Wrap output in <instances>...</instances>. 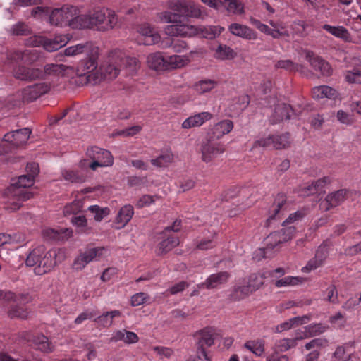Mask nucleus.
<instances>
[{
  "instance_id": "56",
  "label": "nucleus",
  "mask_w": 361,
  "mask_h": 361,
  "mask_svg": "<svg viewBox=\"0 0 361 361\" xmlns=\"http://www.w3.org/2000/svg\"><path fill=\"white\" fill-rule=\"evenodd\" d=\"M0 361H18L15 359H13L11 356L9 355L1 353H0Z\"/></svg>"
},
{
  "instance_id": "47",
  "label": "nucleus",
  "mask_w": 361,
  "mask_h": 361,
  "mask_svg": "<svg viewBox=\"0 0 361 361\" xmlns=\"http://www.w3.org/2000/svg\"><path fill=\"white\" fill-rule=\"evenodd\" d=\"M131 164L133 166H134L135 168H136L137 169H141V170L145 171L148 168L147 164L142 160H138V159L133 160L131 161Z\"/></svg>"
},
{
  "instance_id": "20",
  "label": "nucleus",
  "mask_w": 361,
  "mask_h": 361,
  "mask_svg": "<svg viewBox=\"0 0 361 361\" xmlns=\"http://www.w3.org/2000/svg\"><path fill=\"white\" fill-rule=\"evenodd\" d=\"M133 214L134 209L130 204L125 205L121 208L116 216V223L120 225L119 228L124 227L130 221Z\"/></svg>"
},
{
  "instance_id": "54",
  "label": "nucleus",
  "mask_w": 361,
  "mask_h": 361,
  "mask_svg": "<svg viewBox=\"0 0 361 361\" xmlns=\"http://www.w3.org/2000/svg\"><path fill=\"white\" fill-rule=\"evenodd\" d=\"M11 152V147L6 143H0V155Z\"/></svg>"
},
{
  "instance_id": "23",
  "label": "nucleus",
  "mask_w": 361,
  "mask_h": 361,
  "mask_svg": "<svg viewBox=\"0 0 361 361\" xmlns=\"http://www.w3.org/2000/svg\"><path fill=\"white\" fill-rule=\"evenodd\" d=\"M188 62V58L184 56H170L166 58L167 70L180 68L187 64Z\"/></svg>"
},
{
  "instance_id": "17",
  "label": "nucleus",
  "mask_w": 361,
  "mask_h": 361,
  "mask_svg": "<svg viewBox=\"0 0 361 361\" xmlns=\"http://www.w3.org/2000/svg\"><path fill=\"white\" fill-rule=\"evenodd\" d=\"M148 66L154 71L167 70L166 58H165L161 52L157 51L148 55L147 58Z\"/></svg>"
},
{
  "instance_id": "41",
  "label": "nucleus",
  "mask_w": 361,
  "mask_h": 361,
  "mask_svg": "<svg viewBox=\"0 0 361 361\" xmlns=\"http://www.w3.org/2000/svg\"><path fill=\"white\" fill-rule=\"evenodd\" d=\"M96 314L93 312H91L88 310H85L82 313H80L75 319L74 322L76 324H80L84 321L87 319H91L93 317H94Z\"/></svg>"
},
{
  "instance_id": "18",
  "label": "nucleus",
  "mask_w": 361,
  "mask_h": 361,
  "mask_svg": "<svg viewBox=\"0 0 361 361\" xmlns=\"http://www.w3.org/2000/svg\"><path fill=\"white\" fill-rule=\"evenodd\" d=\"M32 298L28 293L16 295L11 291L0 290V303L14 301L20 304H26L31 302Z\"/></svg>"
},
{
  "instance_id": "63",
  "label": "nucleus",
  "mask_w": 361,
  "mask_h": 361,
  "mask_svg": "<svg viewBox=\"0 0 361 361\" xmlns=\"http://www.w3.org/2000/svg\"><path fill=\"white\" fill-rule=\"evenodd\" d=\"M67 112H68V109H66L63 113L62 114H61L60 116L57 117V120L59 121L61 119H62L63 117L66 116V115L67 114Z\"/></svg>"
},
{
  "instance_id": "2",
  "label": "nucleus",
  "mask_w": 361,
  "mask_h": 361,
  "mask_svg": "<svg viewBox=\"0 0 361 361\" xmlns=\"http://www.w3.org/2000/svg\"><path fill=\"white\" fill-rule=\"evenodd\" d=\"M65 259L64 250L51 249L47 252L43 245H39L30 252L25 264L28 267H35V274L42 276L51 271L57 264L62 262Z\"/></svg>"
},
{
  "instance_id": "36",
  "label": "nucleus",
  "mask_w": 361,
  "mask_h": 361,
  "mask_svg": "<svg viewBox=\"0 0 361 361\" xmlns=\"http://www.w3.org/2000/svg\"><path fill=\"white\" fill-rule=\"evenodd\" d=\"M141 130V126H134L124 130H118L116 133V135L123 137L133 136L138 133Z\"/></svg>"
},
{
  "instance_id": "62",
  "label": "nucleus",
  "mask_w": 361,
  "mask_h": 361,
  "mask_svg": "<svg viewBox=\"0 0 361 361\" xmlns=\"http://www.w3.org/2000/svg\"><path fill=\"white\" fill-rule=\"evenodd\" d=\"M198 350L203 353V344L202 343V338H199Z\"/></svg>"
},
{
  "instance_id": "4",
  "label": "nucleus",
  "mask_w": 361,
  "mask_h": 361,
  "mask_svg": "<svg viewBox=\"0 0 361 361\" xmlns=\"http://www.w3.org/2000/svg\"><path fill=\"white\" fill-rule=\"evenodd\" d=\"M99 54L95 56L87 55L88 59L82 61L78 65L77 69L74 70V73L76 74L75 82L78 85H95L101 82L102 76L97 69V58Z\"/></svg>"
},
{
  "instance_id": "59",
  "label": "nucleus",
  "mask_w": 361,
  "mask_h": 361,
  "mask_svg": "<svg viewBox=\"0 0 361 361\" xmlns=\"http://www.w3.org/2000/svg\"><path fill=\"white\" fill-rule=\"evenodd\" d=\"M130 116V113L128 111H124L123 112H120L118 114V118L122 120L128 119Z\"/></svg>"
},
{
  "instance_id": "48",
  "label": "nucleus",
  "mask_w": 361,
  "mask_h": 361,
  "mask_svg": "<svg viewBox=\"0 0 361 361\" xmlns=\"http://www.w3.org/2000/svg\"><path fill=\"white\" fill-rule=\"evenodd\" d=\"M48 13H49L48 8L37 6L32 9L31 14L32 16L36 17L38 15L40 16L44 13L47 14Z\"/></svg>"
},
{
  "instance_id": "49",
  "label": "nucleus",
  "mask_w": 361,
  "mask_h": 361,
  "mask_svg": "<svg viewBox=\"0 0 361 361\" xmlns=\"http://www.w3.org/2000/svg\"><path fill=\"white\" fill-rule=\"evenodd\" d=\"M15 4L20 6H29L37 4V0H13Z\"/></svg>"
},
{
  "instance_id": "37",
  "label": "nucleus",
  "mask_w": 361,
  "mask_h": 361,
  "mask_svg": "<svg viewBox=\"0 0 361 361\" xmlns=\"http://www.w3.org/2000/svg\"><path fill=\"white\" fill-rule=\"evenodd\" d=\"M147 298H149V296L145 293H135L131 297V305L133 306H139L145 303Z\"/></svg>"
},
{
  "instance_id": "53",
  "label": "nucleus",
  "mask_w": 361,
  "mask_h": 361,
  "mask_svg": "<svg viewBox=\"0 0 361 361\" xmlns=\"http://www.w3.org/2000/svg\"><path fill=\"white\" fill-rule=\"evenodd\" d=\"M194 181L192 180H188L185 183L181 184L180 187L183 191H186L190 190L194 187Z\"/></svg>"
},
{
  "instance_id": "32",
  "label": "nucleus",
  "mask_w": 361,
  "mask_h": 361,
  "mask_svg": "<svg viewBox=\"0 0 361 361\" xmlns=\"http://www.w3.org/2000/svg\"><path fill=\"white\" fill-rule=\"evenodd\" d=\"M10 32L13 35H28L31 31L29 27L23 23L19 22L13 25L10 30Z\"/></svg>"
},
{
  "instance_id": "31",
  "label": "nucleus",
  "mask_w": 361,
  "mask_h": 361,
  "mask_svg": "<svg viewBox=\"0 0 361 361\" xmlns=\"http://www.w3.org/2000/svg\"><path fill=\"white\" fill-rule=\"evenodd\" d=\"M8 314L11 318L26 319L28 316V312L22 307L13 305L10 307Z\"/></svg>"
},
{
  "instance_id": "60",
  "label": "nucleus",
  "mask_w": 361,
  "mask_h": 361,
  "mask_svg": "<svg viewBox=\"0 0 361 361\" xmlns=\"http://www.w3.org/2000/svg\"><path fill=\"white\" fill-rule=\"evenodd\" d=\"M140 181V179L138 177H132L130 179V184L131 185H135Z\"/></svg>"
},
{
  "instance_id": "5",
  "label": "nucleus",
  "mask_w": 361,
  "mask_h": 361,
  "mask_svg": "<svg viewBox=\"0 0 361 361\" xmlns=\"http://www.w3.org/2000/svg\"><path fill=\"white\" fill-rule=\"evenodd\" d=\"M78 16L79 15L75 7L64 6L51 11L49 16V23L54 26H69L73 29H78V27H75L78 24Z\"/></svg>"
},
{
  "instance_id": "6",
  "label": "nucleus",
  "mask_w": 361,
  "mask_h": 361,
  "mask_svg": "<svg viewBox=\"0 0 361 361\" xmlns=\"http://www.w3.org/2000/svg\"><path fill=\"white\" fill-rule=\"evenodd\" d=\"M122 68V59L120 51H111L102 62L99 73L101 82L104 80H114L119 75Z\"/></svg>"
},
{
  "instance_id": "34",
  "label": "nucleus",
  "mask_w": 361,
  "mask_h": 361,
  "mask_svg": "<svg viewBox=\"0 0 361 361\" xmlns=\"http://www.w3.org/2000/svg\"><path fill=\"white\" fill-rule=\"evenodd\" d=\"M28 67L25 66H18L13 69L14 77L20 80L27 81Z\"/></svg>"
},
{
  "instance_id": "3",
  "label": "nucleus",
  "mask_w": 361,
  "mask_h": 361,
  "mask_svg": "<svg viewBox=\"0 0 361 361\" xmlns=\"http://www.w3.org/2000/svg\"><path fill=\"white\" fill-rule=\"evenodd\" d=\"M78 29L91 28L99 31H106L114 28L118 23V17L114 11L106 8H98L89 14L79 15Z\"/></svg>"
},
{
  "instance_id": "33",
  "label": "nucleus",
  "mask_w": 361,
  "mask_h": 361,
  "mask_svg": "<svg viewBox=\"0 0 361 361\" xmlns=\"http://www.w3.org/2000/svg\"><path fill=\"white\" fill-rule=\"evenodd\" d=\"M157 199H159L157 195H144L137 200L135 206L137 208L148 207L154 203Z\"/></svg>"
},
{
  "instance_id": "14",
  "label": "nucleus",
  "mask_w": 361,
  "mask_h": 361,
  "mask_svg": "<svg viewBox=\"0 0 361 361\" xmlns=\"http://www.w3.org/2000/svg\"><path fill=\"white\" fill-rule=\"evenodd\" d=\"M99 47L92 42H86L70 46L64 49V54L67 56H75L83 53L87 55L95 56L98 54Z\"/></svg>"
},
{
  "instance_id": "40",
  "label": "nucleus",
  "mask_w": 361,
  "mask_h": 361,
  "mask_svg": "<svg viewBox=\"0 0 361 361\" xmlns=\"http://www.w3.org/2000/svg\"><path fill=\"white\" fill-rule=\"evenodd\" d=\"M153 350L161 357H164L166 358H169L173 355V350L171 348L166 347L155 346L154 347Z\"/></svg>"
},
{
  "instance_id": "10",
  "label": "nucleus",
  "mask_w": 361,
  "mask_h": 361,
  "mask_svg": "<svg viewBox=\"0 0 361 361\" xmlns=\"http://www.w3.org/2000/svg\"><path fill=\"white\" fill-rule=\"evenodd\" d=\"M31 134L28 128H23L8 133L4 136V141L13 149L18 146L25 144Z\"/></svg>"
},
{
  "instance_id": "43",
  "label": "nucleus",
  "mask_w": 361,
  "mask_h": 361,
  "mask_svg": "<svg viewBox=\"0 0 361 361\" xmlns=\"http://www.w3.org/2000/svg\"><path fill=\"white\" fill-rule=\"evenodd\" d=\"M26 170L27 172V175L32 176L33 180H35V177L38 174L39 171V165L37 163L32 162L27 164Z\"/></svg>"
},
{
  "instance_id": "26",
  "label": "nucleus",
  "mask_w": 361,
  "mask_h": 361,
  "mask_svg": "<svg viewBox=\"0 0 361 361\" xmlns=\"http://www.w3.org/2000/svg\"><path fill=\"white\" fill-rule=\"evenodd\" d=\"M203 124V113H199L186 118L182 123V127L185 129L198 127Z\"/></svg>"
},
{
  "instance_id": "21",
  "label": "nucleus",
  "mask_w": 361,
  "mask_h": 361,
  "mask_svg": "<svg viewBox=\"0 0 361 361\" xmlns=\"http://www.w3.org/2000/svg\"><path fill=\"white\" fill-rule=\"evenodd\" d=\"M68 41V39L65 35H58L51 39H46L44 49L49 52L56 51L64 47L67 44Z\"/></svg>"
},
{
  "instance_id": "50",
  "label": "nucleus",
  "mask_w": 361,
  "mask_h": 361,
  "mask_svg": "<svg viewBox=\"0 0 361 361\" xmlns=\"http://www.w3.org/2000/svg\"><path fill=\"white\" fill-rule=\"evenodd\" d=\"M45 233L50 238H52L54 240H61V239H63L61 236H60V233H59V231H55L54 229H47L46 231H45Z\"/></svg>"
},
{
  "instance_id": "52",
  "label": "nucleus",
  "mask_w": 361,
  "mask_h": 361,
  "mask_svg": "<svg viewBox=\"0 0 361 361\" xmlns=\"http://www.w3.org/2000/svg\"><path fill=\"white\" fill-rule=\"evenodd\" d=\"M20 102L18 99H15L13 97H10L8 98L7 101V106L8 109H12L16 106H19Z\"/></svg>"
},
{
  "instance_id": "42",
  "label": "nucleus",
  "mask_w": 361,
  "mask_h": 361,
  "mask_svg": "<svg viewBox=\"0 0 361 361\" xmlns=\"http://www.w3.org/2000/svg\"><path fill=\"white\" fill-rule=\"evenodd\" d=\"M71 223L78 227V228H85L87 226V219L84 215L73 216L71 220Z\"/></svg>"
},
{
  "instance_id": "7",
  "label": "nucleus",
  "mask_w": 361,
  "mask_h": 361,
  "mask_svg": "<svg viewBox=\"0 0 361 361\" xmlns=\"http://www.w3.org/2000/svg\"><path fill=\"white\" fill-rule=\"evenodd\" d=\"M6 195L4 209L9 212L18 210L22 207L23 202L32 197V192L13 186H10L8 188Z\"/></svg>"
},
{
  "instance_id": "64",
  "label": "nucleus",
  "mask_w": 361,
  "mask_h": 361,
  "mask_svg": "<svg viewBox=\"0 0 361 361\" xmlns=\"http://www.w3.org/2000/svg\"><path fill=\"white\" fill-rule=\"evenodd\" d=\"M64 233H66V236H70L72 234V231L68 228L64 229Z\"/></svg>"
},
{
  "instance_id": "51",
  "label": "nucleus",
  "mask_w": 361,
  "mask_h": 361,
  "mask_svg": "<svg viewBox=\"0 0 361 361\" xmlns=\"http://www.w3.org/2000/svg\"><path fill=\"white\" fill-rule=\"evenodd\" d=\"M180 221L176 220L173 222L172 226L166 227L164 231H173L174 232H177V231H180Z\"/></svg>"
},
{
  "instance_id": "9",
  "label": "nucleus",
  "mask_w": 361,
  "mask_h": 361,
  "mask_svg": "<svg viewBox=\"0 0 361 361\" xmlns=\"http://www.w3.org/2000/svg\"><path fill=\"white\" fill-rule=\"evenodd\" d=\"M51 89V85L47 82L35 83L28 85L21 90L20 96L23 102H32L41 96L47 94Z\"/></svg>"
},
{
  "instance_id": "25",
  "label": "nucleus",
  "mask_w": 361,
  "mask_h": 361,
  "mask_svg": "<svg viewBox=\"0 0 361 361\" xmlns=\"http://www.w3.org/2000/svg\"><path fill=\"white\" fill-rule=\"evenodd\" d=\"M61 175L64 180L73 183H83L85 180V176L73 170H63Z\"/></svg>"
},
{
  "instance_id": "27",
  "label": "nucleus",
  "mask_w": 361,
  "mask_h": 361,
  "mask_svg": "<svg viewBox=\"0 0 361 361\" xmlns=\"http://www.w3.org/2000/svg\"><path fill=\"white\" fill-rule=\"evenodd\" d=\"M83 207L81 200H75L70 204H66L63 208V214L65 216H75L80 212Z\"/></svg>"
},
{
  "instance_id": "12",
  "label": "nucleus",
  "mask_w": 361,
  "mask_h": 361,
  "mask_svg": "<svg viewBox=\"0 0 361 361\" xmlns=\"http://www.w3.org/2000/svg\"><path fill=\"white\" fill-rule=\"evenodd\" d=\"M103 250L104 249L102 247H94L87 249L85 252H81L74 259L73 269L76 271H81L94 259L99 257Z\"/></svg>"
},
{
  "instance_id": "46",
  "label": "nucleus",
  "mask_w": 361,
  "mask_h": 361,
  "mask_svg": "<svg viewBox=\"0 0 361 361\" xmlns=\"http://www.w3.org/2000/svg\"><path fill=\"white\" fill-rule=\"evenodd\" d=\"M187 286V283L184 281H181L174 286H173L170 289L169 292L172 295L177 294L181 291H183L185 287Z\"/></svg>"
},
{
  "instance_id": "61",
  "label": "nucleus",
  "mask_w": 361,
  "mask_h": 361,
  "mask_svg": "<svg viewBox=\"0 0 361 361\" xmlns=\"http://www.w3.org/2000/svg\"><path fill=\"white\" fill-rule=\"evenodd\" d=\"M109 271V269H106V270L103 272L102 275L101 276V280H102V281H108V280H109V278H108V277H106V275H107V274H108Z\"/></svg>"
},
{
  "instance_id": "57",
  "label": "nucleus",
  "mask_w": 361,
  "mask_h": 361,
  "mask_svg": "<svg viewBox=\"0 0 361 361\" xmlns=\"http://www.w3.org/2000/svg\"><path fill=\"white\" fill-rule=\"evenodd\" d=\"M171 313H172L173 317L175 318H180V317L184 318L185 317V313L180 310H175L172 311Z\"/></svg>"
},
{
  "instance_id": "11",
  "label": "nucleus",
  "mask_w": 361,
  "mask_h": 361,
  "mask_svg": "<svg viewBox=\"0 0 361 361\" xmlns=\"http://www.w3.org/2000/svg\"><path fill=\"white\" fill-rule=\"evenodd\" d=\"M24 338L31 343L36 349L43 353H49L54 350L53 343L43 334H33L31 332H25L24 333Z\"/></svg>"
},
{
  "instance_id": "45",
  "label": "nucleus",
  "mask_w": 361,
  "mask_h": 361,
  "mask_svg": "<svg viewBox=\"0 0 361 361\" xmlns=\"http://www.w3.org/2000/svg\"><path fill=\"white\" fill-rule=\"evenodd\" d=\"M138 336L137 335L132 331H128L126 330V334H125V339L124 342L126 343H135L138 341Z\"/></svg>"
},
{
  "instance_id": "28",
  "label": "nucleus",
  "mask_w": 361,
  "mask_h": 361,
  "mask_svg": "<svg viewBox=\"0 0 361 361\" xmlns=\"http://www.w3.org/2000/svg\"><path fill=\"white\" fill-rule=\"evenodd\" d=\"M173 159V155L171 152L161 154L156 159H151V163L157 167H164L171 163Z\"/></svg>"
},
{
  "instance_id": "44",
  "label": "nucleus",
  "mask_w": 361,
  "mask_h": 361,
  "mask_svg": "<svg viewBox=\"0 0 361 361\" xmlns=\"http://www.w3.org/2000/svg\"><path fill=\"white\" fill-rule=\"evenodd\" d=\"M125 334H126V329L115 331L110 338V342H118L121 341L124 342Z\"/></svg>"
},
{
  "instance_id": "58",
  "label": "nucleus",
  "mask_w": 361,
  "mask_h": 361,
  "mask_svg": "<svg viewBox=\"0 0 361 361\" xmlns=\"http://www.w3.org/2000/svg\"><path fill=\"white\" fill-rule=\"evenodd\" d=\"M9 240V236L4 234L0 233V246L6 244Z\"/></svg>"
},
{
  "instance_id": "19",
  "label": "nucleus",
  "mask_w": 361,
  "mask_h": 361,
  "mask_svg": "<svg viewBox=\"0 0 361 361\" xmlns=\"http://www.w3.org/2000/svg\"><path fill=\"white\" fill-rule=\"evenodd\" d=\"M120 316V311L112 310L110 312H106L103 313L102 315L98 316L94 319V321L99 326L108 328L112 325L114 318Z\"/></svg>"
},
{
  "instance_id": "29",
  "label": "nucleus",
  "mask_w": 361,
  "mask_h": 361,
  "mask_svg": "<svg viewBox=\"0 0 361 361\" xmlns=\"http://www.w3.org/2000/svg\"><path fill=\"white\" fill-rule=\"evenodd\" d=\"M33 184L34 180L32 176L26 174L19 176L18 180L15 182H13L11 186L25 190V188H29Z\"/></svg>"
},
{
  "instance_id": "30",
  "label": "nucleus",
  "mask_w": 361,
  "mask_h": 361,
  "mask_svg": "<svg viewBox=\"0 0 361 361\" xmlns=\"http://www.w3.org/2000/svg\"><path fill=\"white\" fill-rule=\"evenodd\" d=\"M88 210L94 214V218L97 221H102L109 214V209L107 207L101 208L97 205L90 206Z\"/></svg>"
},
{
  "instance_id": "38",
  "label": "nucleus",
  "mask_w": 361,
  "mask_h": 361,
  "mask_svg": "<svg viewBox=\"0 0 361 361\" xmlns=\"http://www.w3.org/2000/svg\"><path fill=\"white\" fill-rule=\"evenodd\" d=\"M42 79V70L39 68L28 67L27 81Z\"/></svg>"
},
{
  "instance_id": "15",
  "label": "nucleus",
  "mask_w": 361,
  "mask_h": 361,
  "mask_svg": "<svg viewBox=\"0 0 361 361\" xmlns=\"http://www.w3.org/2000/svg\"><path fill=\"white\" fill-rule=\"evenodd\" d=\"M74 73V68L72 66L65 64L49 63L44 66L42 70V79L48 75L55 76H71Z\"/></svg>"
},
{
  "instance_id": "39",
  "label": "nucleus",
  "mask_w": 361,
  "mask_h": 361,
  "mask_svg": "<svg viewBox=\"0 0 361 361\" xmlns=\"http://www.w3.org/2000/svg\"><path fill=\"white\" fill-rule=\"evenodd\" d=\"M169 47H171L174 52L181 53L187 49V44L185 41L177 39L171 43Z\"/></svg>"
},
{
  "instance_id": "16",
  "label": "nucleus",
  "mask_w": 361,
  "mask_h": 361,
  "mask_svg": "<svg viewBox=\"0 0 361 361\" xmlns=\"http://www.w3.org/2000/svg\"><path fill=\"white\" fill-rule=\"evenodd\" d=\"M39 55L35 49H25L24 51H15L10 54L13 61H21L25 63L31 64L36 61Z\"/></svg>"
},
{
  "instance_id": "13",
  "label": "nucleus",
  "mask_w": 361,
  "mask_h": 361,
  "mask_svg": "<svg viewBox=\"0 0 361 361\" xmlns=\"http://www.w3.org/2000/svg\"><path fill=\"white\" fill-rule=\"evenodd\" d=\"M137 32L142 38L139 39V44L149 46L160 41L161 37L158 32L148 23L140 25L137 28Z\"/></svg>"
},
{
  "instance_id": "1",
  "label": "nucleus",
  "mask_w": 361,
  "mask_h": 361,
  "mask_svg": "<svg viewBox=\"0 0 361 361\" xmlns=\"http://www.w3.org/2000/svg\"><path fill=\"white\" fill-rule=\"evenodd\" d=\"M169 8L175 11H164L158 14L159 20L166 23H171L164 28L165 33L169 36L192 37L197 33V28L192 25L183 23L181 16L197 17L200 9L192 2L170 1Z\"/></svg>"
},
{
  "instance_id": "24",
  "label": "nucleus",
  "mask_w": 361,
  "mask_h": 361,
  "mask_svg": "<svg viewBox=\"0 0 361 361\" xmlns=\"http://www.w3.org/2000/svg\"><path fill=\"white\" fill-rule=\"evenodd\" d=\"M122 59V68H126L130 74L137 71L139 68V61L135 57L126 56L121 51Z\"/></svg>"
},
{
  "instance_id": "8",
  "label": "nucleus",
  "mask_w": 361,
  "mask_h": 361,
  "mask_svg": "<svg viewBox=\"0 0 361 361\" xmlns=\"http://www.w3.org/2000/svg\"><path fill=\"white\" fill-rule=\"evenodd\" d=\"M87 156L92 161L89 167L96 171L98 167H108L114 164V157L111 152L97 146L87 149Z\"/></svg>"
},
{
  "instance_id": "35",
  "label": "nucleus",
  "mask_w": 361,
  "mask_h": 361,
  "mask_svg": "<svg viewBox=\"0 0 361 361\" xmlns=\"http://www.w3.org/2000/svg\"><path fill=\"white\" fill-rule=\"evenodd\" d=\"M46 38L42 36H32L26 39L25 44L28 46L37 47L42 46L44 48Z\"/></svg>"
},
{
  "instance_id": "55",
  "label": "nucleus",
  "mask_w": 361,
  "mask_h": 361,
  "mask_svg": "<svg viewBox=\"0 0 361 361\" xmlns=\"http://www.w3.org/2000/svg\"><path fill=\"white\" fill-rule=\"evenodd\" d=\"M97 353L96 350L90 345L88 348V353L87 354V357L89 360H92L96 357Z\"/></svg>"
},
{
  "instance_id": "22",
  "label": "nucleus",
  "mask_w": 361,
  "mask_h": 361,
  "mask_svg": "<svg viewBox=\"0 0 361 361\" xmlns=\"http://www.w3.org/2000/svg\"><path fill=\"white\" fill-rule=\"evenodd\" d=\"M179 245V240L174 235H170L159 243L158 246L159 254H164Z\"/></svg>"
}]
</instances>
